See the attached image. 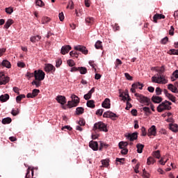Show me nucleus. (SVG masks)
I'll use <instances>...</instances> for the list:
<instances>
[{
    "label": "nucleus",
    "instance_id": "obj_1",
    "mask_svg": "<svg viewBox=\"0 0 178 178\" xmlns=\"http://www.w3.org/2000/svg\"><path fill=\"white\" fill-rule=\"evenodd\" d=\"M165 72V67L162 66L160 70H159V74L156 76L152 77V83H156L157 84H168V79L162 74Z\"/></svg>",
    "mask_w": 178,
    "mask_h": 178
},
{
    "label": "nucleus",
    "instance_id": "obj_2",
    "mask_svg": "<svg viewBox=\"0 0 178 178\" xmlns=\"http://www.w3.org/2000/svg\"><path fill=\"white\" fill-rule=\"evenodd\" d=\"M170 105H172V102L165 100L158 106L157 111L158 112H163V111H170L172 109Z\"/></svg>",
    "mask_w": 178,
    "mask_h": 178
},
{
    "label": "nucleus",
    "instance_id": "obj_3",
    "mask_svg": "<svg viewBox=\"0 0 178 178\" xmlns=\"http://www.w3.org/2000/svg\"><path fill=\"white\" fill-rule=\"evenodd\" d=\"M71 98L72 100L68 101L67 106L69 108H74V106H77V105H79L80 103V99H79V97H77L76 95H72Z\"/></svg>",
    "mask_w": 178,
    "mask_h": 178
},
{
    "label": "nucleus",
    "instance_id": "obj_4",
    "mask_svg": "<svg viewBox=\"0 0 178 178\" xmlns=\"http://www.w3.org/2000/svg\"><path fill=\"white\" fill-rule=\"evenodd\" d=\"M135 96L137 97L138 100L140 102V104H145L147 106L151 104V99L143 95L136 93Z\"/></svg>",
    "mask_w": 178,
    "mask_h": 178
},
{
    "label": "nucleus",
    "instance_id": "obj_5",
    "mask_svg": "<svg viewBox=\"0 0 178 178\" xmlns=\"http://www.w3.org/2000/svg\"><path fill=\"white\" fill-rule=\"evenodd\" d=\"M34 77L37 81H42L45 79V72L42 70H35Z\"/></svg>",
    "mask_w": 178,
    "mask_h": 178
},
{
    "label": "nucleus",
    "instance_id": "obj_6",
    "mask_svg": "<svg viewBox=\"0 0 178 178\" xmlns=\"http://www.w3.org/2000/svg\"><path fill=\"white\" fill-rule=\"evenodd\" d=\"M93 130H99L100 131H108V129H106V125L103 122H97L94 124Z\"/></svg>",
    "mask_w": 178,
    "mask_h": 178
},
{
    "label": "nucleus",
    "instance_id": "obj_7",
    "mask_svg": "<svg viewBox=\"0 0 178 178\" xmlns=\"http://www.w3.org/2000/svg\"><path fill=\"white\" fill-rule=\"evenodd\" d=\"M125 137L127 140H129V141H134V140L138 138V133L134 132L132 134H125Z\"/></svg>",
    "mask_w": 178,
    "mask_h": 178
},
{
    "label": "nucleus",
    "instance_id": "obj_8",
    "mask_svg": "<svg viewBox=\"0 0 178 178\" xmlns=\"http://www.w3.org/2000/svg\"><path fill=\"white\" fill-rule=\"evenodd\" d=\"M9 83V77L5 76L2 72L0 73V86H3Z\"/></svg>",
    "mask_w": 178,
    "mask_h": 178
},
{
    "label": "nucleus",
    "instance_id": "obj_9",
    "mask_svg": "<svg viewBox=\"0 0 178 178\" xmlns=\"http://www.w3.org/2000/svg\"><path fill=\"white\" fill-rule=\"evenodd\" d=\"M75 51H79V52H82L84 55H87L88 54V50L87 48L82 45H78L74 47Z\"/></svg>",
    "mask_w": 178,
    "mask_h": 178
},
{
    "label": "nucleus",
    "instance_id": "obj_10",
    "mask_svg": "<svg viewBox=\"0 0 178 178\" xmlns=\"http://www.w3.org/2000/svg\"><path fill=\"white\" fill-rule=\"evenodd\" d=\"M147 136L148 137H151V136H156V127H155V125H152L148 129Z\"/></svg>",
    "mask_w": 178,
    "mask_h": 178
},
{
    "label": "nucleus",
    "instance_id": "obj_11",
    "mask_svg": "<svg viewBox=\"0 0 178 178\" xmlns=\"http://www.w3.org/2000/svg\"><path fill=\"white\" fill-rule=\"evenodd\" d=\"M40 94V90L38 89H33L32 93H28L26 95L27 98H35Z\"/></svg>",
    "mask_w": 178,
    "mask_h": 178
},
{
    "label": "nucleus",
    "instance_id": "obj_12",
    "mask_svg": "<svg viewBox=\"0 0 178 178\" xmlns=\"http://www.w3.org/2000/svg\"><path fill=\"white\" fill-rule=\"evenodd\" d=\"M55 70H56V68H55V67L54 65H52L51 64H48L44 67V71L47 73H49V72H51V73H54V72H55Z\"/></svg>",
    "mask_w": 178,
    "mask_h": 178
},
{
    "label": "nucleus",
    "instance_id": "obj_13",
    "mask_svg": "<svg viewBox=\"0 0 178 178\" xmlns=\"http://www.w3.org/2000/svg\"><path fill=\"white\" fill-rule=\"evenodd\" d=\"M72 49V47L70 45L63 46L61 48V54L62 55H66V54H69V51Z\"/></svg>",
    "mask_w": 178,
    "mask_h": 178
},
{
    "label": "nucleus",
    "instance_id": "obj_14",
    "mask_svg": "<svg viewBox=\"0 0 178 178\" xmlns=\"http://www.w3.org/2000/svg\"><path fill=\"white\" fill-rule=\"evenodd\" d=\"M102 108H105L106 109H109L111 108V99L106 98L102 104Z\"/></svg>",
    "mask_w": 178,
    "mask_h": 178
},
{
    "label": "nucleus",
    "instance_id": "obj_15",
    "mask_svg": "<svg viewBox=\"0 0 178 178\" xmlns=\"http://www.w3.org/2000/svg\"><path fill=\"white\" fill-rule=\"evenodd\" d=\"M56 101L58 102V104L65 105V104H66V97L65 96L58 95L56 97Z\"/></svg>",
    "mask_w": 178,
    "mask_h": 178
},
{
    "label": "nucleus",
    "instance_id": "obj_16",
    "mask_svg": "<svg viewBox=\"0 0 178 178\" xmlns=\"http://www.w3.org/2000/svg\"><path fill=\"white\" fill-rule=\"evenodd\" d=\"M89 147L93 149V151H98V143L95 141H90L89 143Z\"/></svg>",
    "mask_w": 178,
    "mask_h": 178
},
{
    "label": "nucleus",
    "instance_id": "obj_17",
    "mask_svg": "<svg viewBox=\"0 0 178 178\" xmlns=\"http://www.w3.org/2000/svg\"><path fill=\"white\" fill-rule=\"evenodd\" d=\"M161 19H165V15L162 14H156L153 17V22L154 23H158V20H161Z\"/></svg>",
    "mask_w": 178,
    "mask_h": 178
},
{
    "label": "nucleus",
    "instance_id": "obj_18",
    "mask_svg": "<svg viewBox=\"0 0 178 178\" xmlns=\"http://www.w3.org/2000/svg\"><path fill=\"white\" fill-rule=\"evenodd\" d=\"M168 88L170 90V91H172V92H175V94H178V90L176 88L175 86H174L172 83H170L168 85Z\"/></svg>",
    "mask_w": 178,
    "mask_h": 178
},
{
    "label": "nucleus",
    "instance_id": "obj_19",
    "mask_svg": "<svg viewBox=\"0 0 178 178\" xmlns=\"http://www.w3.org/2000/svg\"><path fill=\"white\" fill-rule=\"evenodd\" d=\"M162 98L159 96H152V101L154 104H161L162 102Z\"/></svg>",
    "mask_w": 178,
    "mask_h": 178
},
{
    "label": "nucleus",
    "instance_id": "obj_20",
    "mask_svg": "<svg viewBox=\"0 0 178 178\" xmlns=\"http://www.w3.org/2000/svg\"><path fill=\"white\" fill-rule=\"evenodd\" d=\"M169 127H170V130H171L174 133H177V131H178L177 124H170Z\"/></svg>",
    "mask_w": 178,
    "mask_h": 178
},
{
    "label": "nucleus",
    "instance_id": "obj_21",
    "mask_svg": "<svg viewBox=\"0 0 178 178\" xmlns=\"http://www.w3.org/2000/svg\"><path fill=\"white\" fill-rule=\"evenodd\" d=\"M9 98L10 96L8 94L1 95L0 96V101L1 102H6V101H8Z\"/></svg>",
    "mask_w": 178,
    "mask_h": 178
},
{
    "label": "nucleus",
    "instance_id": "obj_22",
    "mask_svg": "<svg viewBox=\"0 0 178 178\" xmlns=\"http://www.w3.org/2000/svg\"><path fill=\"white\" fill-rule=\"evenodd\" d=\"M131 87H133V88H139V90H143L144 85H143V83L140 82H136L135 83H133Z\"/></svg>",
    "mask_w": 178,
    "mask_h": 178
},
{
    "label": "nucleus",
    "instance_id": "obj_23",
    "mask_svg": "<svg viewBox=\"0 0 178 178\" xmlns=\"http://www.w3.org/2000/svg\"><path fill=\"white\" fill-rule=\"evenodd\" d=\"M86 105L88 108H91L92 109H94V108H95V102H94V100H88L86 103Z\"/></svg>",
    "mask_w": 178,
    "mask_h": 178
},
{
    "label": "nucleus",
    "instance_id": "obj_24",
    "mask_svg": "<svg viewBox=\"0 0 178 178\" xmlns=\"http://www.w3.org/2000/svg\"><path fill=\"white\" fill-rule=\"evenodd\" d=\"M85 22L88 26H90L91 24H94V18L91 17H88L86 18Z\"/></svg>",
    "mask_w": 178,
    "mask_h": 178
},
{
    "label": "nucleus",
    "instance_id": "obj_25",
    "mask_svg": "<svg viewBox=\"0 0 178 178\" xmlns=\"http://www.w3.org/2000/svg\"><path fill=\"white\" fill-rule=\"evenodd\" d=\"M136 148H137V152L138 154H143V149H144V145L138 143L136 145Z\"/></svg>",
    "mask_w": 178,
    "mask_h": 178
},
{
    "label": "nucleus",
    "instance_id": "obj_26",
    "mask_svg": "<svg viewBox=\"0 0 178 178\" xmlns=\"http://www.w3.org/2000/svg\"><path fill=\"white\" fill-rule=\"evenodd\" d=\"M13 23V19H8V21L6 22L5 25H4V29H9L10 27V26H12Z\"/></svg>",
    "mask_w": 178,
    "mask_h": 178
},
{
    "label": "nucleus",
    "instance_id": "obj_27",
    "mask_svg": "<svg viewBox=\"0 0 178 178\" xmlns=\"http://www.w3.org/2000/svg\"><path fill=\"white\" fill-rule=\"evenodd\" d=\"M31 175H30V168H29L26 170V178H33V176L34 175V170L31 169Z\"/></svg>",
    "mask_w": 178,
    "mask_h": 178
},
{
    "label": "nucleus",
    "instance_id": "obj_28",
    "mask_svg": "<svg viewBox=\"0 0 178 178\" xmlns=\"http://www.w3.org/2000/svg\"><path fill=\"white\" fill-rule=\"evenodd\" d=\"M40 40H41V36H40L38 35L31 38V42H33V43L38 42V41H39Z\"/></svg>",
    "mask_w": 178,
    "mask_h": 178
},
{
    "label": "nucleus",
    "instance_id": "obj_29",
    "mask_svg": "<svg viewBox=\"0 0 178 178\" xmlns=\"http://www.w3.org/2000/svg\"><path fill=\"white\" fill-rule=\"evenodd\" d=\"M2 65L8 69H10V67H12V65H10V62H9L8 60H3Z\"/></svg>",
    "mask_w": 178,
    "mask_h": 178
},
{
    "label": "nucleus",
    "instance_id": "obj_30",
    "mask_svg": "<svg viewBox=\"0 0 178 178\" xmlns=\"http://www.w3.org/2000/svg\"><path fill=\"white\" fill-rule=\"evenodd\" d=\"M96 49H102V42L97 40L95 44Z\"/></svg>",
    "mask_w": 178,
    "mask_h": 178
},
{
    "label": "nucleus",
    "instance_id": "obj_31",
    "mask_svg": "<svg viewBox=\"0 0 178 178\" xmlns=\"http://www.w3.org/2000/svg\"><path fill=\"white\" fill-rule=\"evenodd\" d=\"M127 145H129V143L127 142H120L119 143V147L120 148V149L127 148L126 147H127Z\"/></svg>",
    "mask_w": 178,
    "mask_h": 178
},
{
    "label": "nucleus",
    "instance_id": "obj_32",
    "mask_svg": "<svg viewBox=\"0 0 178 178\" xmlns=\"http://www.w3.org/2000/svg\"><path fill=\"white\" fill-rule=\"evenodd\" d=\"M12 122V118H6L2 120L3 124H9V123Z\"/></svg>",
    "mask_w": 178,
    "mask_h": 178
},
{
    "label": "nucleus",
    "instance_id": "obj_33",
    "mask_svg": "<svg viewBox=\"0 0 178 178\" xmlns=\"http://www.w3.org/2000/svg\"><path fill=\"white\" fill-rule=\"evenodd\" d=\"M155 162H156V161H155V159L150 156L147 159V165H154Z\"/></svg>",
    "mask_w": 178,
    "mask_h": 178
},
{
    "label": "nucleus",
    "instance_id": "obj_34",
    "mask_svg": "<svg viewBox=\"0 0 178 178\" xmlns=\"http://www.w3.org/2000/svg\"><path fill=\"white\" fill-rule=\"evenodd\" d=\"M78 70L81 74H86L87 73V68L86 67H79Z\"/></svg>",
    "mask_w": 178,
    "mask_h": 178
},
{
    "label": "nucleus",
    "instance_id": "obj_35",
    "mask_svg": "<svg viewBox=\"0 0 178 178\" xmlns=\"http://www.w3.org/2000/svg\"><path fill=\"white\" fill-rule=\"evenodd\" d=\"M76 112V115H83L84 113V108L83 107H77Z\"/></svg>",
    "mask_w": 178,
    "mask_h": 178
},
{
    "label": "nucleus",
    "instance_id": "obj_36",
    "mask_svg": "<svg viewBox=\"0 0 178 178\" xmlns=\"http://www.w3.org/2000/svg\"><path fill=\"white\" fill-rule=\"evenodd\" d=\"M101 162L104 168H108L109 166V159L102 160Z\"/></svg>",
    "mask_w": 178,
    "mask_h": 178
},
{
    "label": "nucleus",
    "instance_id": "obj_37",
    "mask_svg": "<svg viewBox=\"0 0 178 178\" xmlns=\"http://www.w3.org/2000/svg\"><path fill=\"white\" fill-rule=\"evenodd\" d=\"M32 86H35L36 88L41 87V81H33L31 83Z\"/></svg>",
    "mask_w": 178,
    "mask_h": 178
},
{
    "label": "nucleus",
    "instance_id": "obj_38",
    "mask_svg": "<svg viewBox=\"0 0 178 178\" xmlns=\"http://www.w3.org/2000/svg\"><path fill=\"white\" fill-rule=\"evenodd\" d=\"M49 22H51V18H49L48 17H43L42 18V24H47V23H49Z\"/></svg>",
    "mask_w": 178,
    "mask_h": 178
},
{
    "label": "nucleus",
    "instance_id": "obj_39",
    "mask_svg": "<svg viewBox=\"0 0 178 178\" xmlns=\"http://www.w3.org/2000/svg\"><path fill=\"white\" fill-rule=\"evenodd\" d=\"M168 54L169 55H178V50H176L175 49H171L168 51Z\"/></svg>",
    "mask_w": 178,
    "mask_h": 178
},
{
    "label": "nucleus",
    "instance_id": "obj_40",
    "mask_svg": "<svg viewBox=\"0 0 178 178\" xmlns=\"http://www.w3.org/2000/svg\"><path fill=\"white\" fill-rule=\"evenodd\" d=\"M35 4L37 5V6H40V8H42V6H44L45 5L42 0H35Z\"/></svg>",
    "mask_w": 178,
    "mask_h": 178
},
{
    "label": "nucleus",
    "instance_id": "obj_41",
    "mask_svg": "<svg viewBox=\"0 0 178 178\" xmlns=\"http://www.w3.org/2000/svg\"><path fill=\"white\" fill-rule=\"evenodd\" d=\"M153 156H154V158H156L157 159H159V158H161V152L159 150L154 152Z\"/></svg>",
    "mask_w": 178,
    "mask_h": 178
},
{
    "label": "nucleus",
    "instance_id": "obj_42",
    "mask_svg": "<svg viewBox=\"0 0 178 178\" xmlns=\"http://www.w3.org/2000/svg\"><path fill=\"white\" fill-rule=\"evenodd\" d=\"M167 98H168L170 101H172V102H176V97L173 96V95L170 93L167 96Z\"/></svg>",
    "mask_w": 178,
    "mask_h": 178
},
{
    "label": "nucleus",
    "instance_id": "obj_43",
    "mask_svg": "<svg viewBox=\"0 0 178 178\" xmlns=\"http://www.w3.org/2000/svg\"><path fill=\"white\" fill-rule=\"evenodd\" d=\"M23 98H26V95H19L16 97V102L19 104V103H20V101H22V99H23Z\"/></svg>",
    "mask_w": 178,
    "mask_h": 178
},
{
    "label": "nucleus",
    "instance_id": "obj_44",
    "mask_svg": "<svg viewBox=\"0 0 178 178\" xmlns=\"http://www.w3.org/2000/svg\"><path fill=\"white\" fill-rule=\"evenodd\" d=\"M109 145L100 142V147L99 148V151H102V148H108Z\"/></svg>",
    "mask_w": 178,
    "mask_h": 178
},
{
    "label": "nucleus",
    "instance_id": "obj_45",
    "mask_svg": "<svg viewBox=\"0 0 178 178\" xmlns=\"http://www.w3.org/2000/svg\"><path fill=\"white\" fill-rule=\"evenodd\" d=\"M79 52L76 51H72L70 52V56H74V58H79Z\"/></svg>",
    "mask_w": 178,
    "mask_h": 178
},
{
    "label": "nucleus",
    "instance_id": "obj_46",
    "mask_svg": "<svg viewBox=\"0 0 178 178\" xmlns=\"http://www.w3.org/2000/svg\"><path fill=\"white\" fill-rule=\"evenodd\" d=\"M104 118H112V112L106 111L103 114Z\"/></svg>",
    "mask_w": 178,
    "mask_h": 178
},
{
    "label": "nucleus",
    "instance_id": "obj_47",
    "mask_svg": "<svg viewBox=\"0 0 178 178\" xmlns=\"http://www.w3.org/2000/svg\"><path fill=\"white\" fill-rule=\"evenodd\" d=\"M172 76H171V80L172 81H175V79H173V77H175V79H178V70H176L173 73H172Z\"/></svg>",
    "mask_w": 178,
    "mask_h": 178
},
{
    "label": "nucleus",
    "instance_id": "obj_48",
    "mask_svg": "<svg viewBox=\"0 0 178 178\" xmlns=\"http://www.w3.org/2000/svg\"><path fill=\"white\" fill-rule=\"evenodd\" d=\"M122 60H120V59L117 58L115 63V69H118V66H120V65H122Z\"/></svg>",
    "mask_w": 178,
    "mask_h": 178
},
{
    "label": "nucleus",
    "instance_id": "obj_49",
    "mask_svg": "<svg viewBox=\"0 0 178 178\" xmlns=\"http://www.w3.org/2000/svg\"><path fill=\"white\" fill-rule=\"evenodd\" d=\"M6 12L8 15H12V13H13V8H12V7L6 8Z\"/></svg>",
    "mask_w": 178,
    "mask_h": 178
},
{
    "label": "nucleus",
    "instance_id": "obj_50",
    "mask_svg": "<svg viewBox=\"0 0 178 178\" xmlns=\"http://www.w3.org/2000/svg\"><path fill=\"white\" fill-rule=\"evenodd\" d=\"M67 63V65L70 66V67H73V66L76 65V63H74V60H68Z\"/></svg>",
    "mask_w": 178,
    "mask_h": 178
},
{
    "label": "nucleus",
    "instance_id": "obj_51",
    "mask_svg": "<svg viewBox=\"0 0 178 178\" xmlns=\"http://www.w3.org/2000/svg\"><path fill=\"white\" fill-rule=\"evenodd\" d=\"M168 41H169V38L168 37H165L161 40V44L165 45L167 44Z\"/></svg>",
    "mask_w": 178,
    "mask_h": 178
},
{
    "label": "nucleus",
    "instance_id": "obj_52",
    "mask_svg": "<svg viewBox=\"0 0 178 178\" xmlns=\"http://www.w3.org/2000/svg\"><path fill=\"white\" fill-rule=\"evenodd\" d=\"M143 177L145 178H149V174L147 172V170H145V168L143 170Z\"/></svg>",
    "mask_w": 178,
    "mask_h": 178
},
{
    "label": "nucleus",
    "instance_id": "obj_53",
    "mask_svg": "<svg viewBox=\"0 0 178 178\" xmlns=\"http://www.w3.org/2000/svg\"><path fill=\"white\" fill-rule=\"evenodd\" d=\"M19 113V108L17 110L13 109L11 111V114L13 116H17V114Z\"/></svg>",
    "mask_w": 178,
    "mask_h": 178
},
{
    "label": "nucleus",
    "instance_id": "obj_54",
    "mask_svg": "<svg viewBox=\"0 0 178 178\" xmlns=\"http://www.w3.org/2000/svg\"><path fill=\"white\" fill-rule=\"evenodd\" d=\"M162 94V89H161V88L157 87L156 88V95H161Z\"/></svg>",
    "mask_w": 178,
    "mask_h": 178
},
{
    "label": "nucleus",
    "instance_id": "obj_55",
    "mask_svg": "<svg viewBox=\"0 0 178 178\" xmlns=\"http://www.w3.org/2000/svg\"><path fill=\"white\" fill-rule=\"evenodd\" d=\"M124 76H125L127 80H130L131 81L133 80V76H130V74L125 73Z\"/></svg>",
    "mask_w": 178,
    "mask_h": 178
},
{
    "label": "nucleus",
    "instance_id": "obj_56",
    "mask_svg": "<svg viewBox=\"0 0 178 178\" xmlns=\"http://www.w3.org/2000/svg\"><path fill=\"white\" fill-rule=\"evenodd\" d=\"M17 65L18 67H22V68L26 67V63L23 62H18Z\"/></svg>",
    "mask_w": 178,
    "mask_h": 178
},
{
    "label": "nucleus",
    "instance_id": "obj_57",
    "mask_svg": "<svg viewBox=\"0 0 178 178\" xmlns=\"http://www.w3.org/2000/svg\"><path fill=\"white\" fill-rule=\"evenodd\" d=\"M143 111H144L145 113H148V114L151 113V109H149V107H143Z\"/></svg>",
    "mask_w": 178,
    "mask_h": 178
},
{
    "label": "nucleus",
    "instance_id": "obj_58",
    "mask_svg": "<svg viewBox=\"0 0 178 178\" xmlns=\"http://www.w3.org/2000/svg\"><path fill=\"white\" fill-rule=\"evenodd\" d=\"M79 126H85L86 120H84V119H83V118H81L79 120Z\"/></svg>",
    "mask_w": 178,
    "mask_h": 178
},
{
    "label": "nucleus",
    "instance_id": "obj_59",
    "mask_svg": "<svg viewBox=\"0 0 178 178\" xmlns=\"http://www.w3.org/2000/svg\"><path fill=\"white\" fill-rule=\"evenodd\" d=\"M170 35H175V28H173V26L170 27V29L169 31Z\"/></svg>",
    "mask_w": 178,
    "mask_h": 178
},
{
    "label": "nucleus",
    "instance_id": "obj_60",
    "mask_svg": "<svg viewBox=\"0 0 178 178\" xmlns=\"http://www.w3.org/2000/svg\"><path fill=\"white\" fill-rule=\"evenodd\" d=\"M60 65H62V60L61 59H58L56 62V67H60Z\"/></svg>",
    "mask_w": 178,
    "mask_h": 178
},
{
    "label": "nucleus",
    "instance_id": "obj_61",
    "mask_svg": "<svg viewBox=\"0 0 178 178\" xmlns=\"http://www.w3.org/2000/svg\"><path fill=\"white\" fill-rule=\"evenodd\" d=\"M127 152H129V149H127V148H124L121 150L122 155H127Z\"/></svg>",
    "mask_w": 178,
    "mask_h": 178
},
{
    "label": "nucleus",
    "instance_id": "obj_62",
    "mask_svg": "<svg viewBox=\"0 0 178 178\" xmlns=\"http://www.w3.org/2000/svg\"><path fill=\"white\" fill-rule=\"evenodd\" d=\"M141 131H142V136H143V137H145V136H147V131H145V127H143L141 128Z\"/></svg>",
    "mask_w": 178,
    "mask_h": 178
},
{
    "label": "nucleus",
    "instance_id": "obj_63",
    "mask_svg": "<svg viewBox=\"0 0 178 178\" xmlns=\"http://www.w3.org/2000/svg\"><path fill=\"white\" fill-rule=\"evenodd\" d=\"M102 113H104V109H99L96 111V115H99V116H102Z\"/></svg>",
    "mask_w": 178,
    "mask_h": 178
},
{
    "label": "nucleus",
    "instance_id": "obj_64",
    "mask_svg": "<svg viewBox=\"0 0 178 178\" xmlns=\"http://www.w3.org/2000/svg\"><path fill=\"white\" fill-rule=\"evenodd\" d=\"M119 118V115H116L114 113H112V120H117Z\"/></svg>",
    "mask_w": 178,
    "mask_h": 178
}]
</instances>
